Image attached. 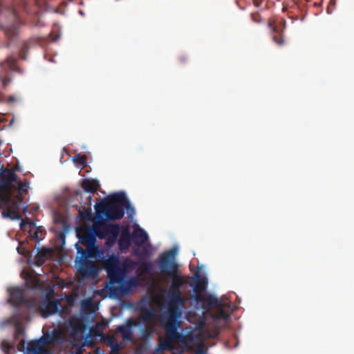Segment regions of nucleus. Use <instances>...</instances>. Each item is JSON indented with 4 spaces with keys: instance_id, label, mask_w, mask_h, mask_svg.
Instances as JSON below:
<instances>
[{
    "instance_id": "20e7f679",
    "label": "nucleus",
    "mask_w": 354,
    "mask_h": 354,
    "mask_svg": "<svg viewBox=\"0 0 354 354\" xmlns=\"http://www.w3.org/2000/svg\"><path fill=\"white\" fill-rule=\"evenodd\" d=\"M174 311L171 309L169 315H161L160 322L166 331V339L160 344L163 349H171L173 342H185V337L177 331L181 317L175 316Z\"/></svg>"
},
{
    "instance_id": "1a4fd4ad",
    "label": "nucleus",
    "mask_w": 354,
    "mask_h": 354,
    "mask_svg": "<svg viewBox=\"0 0 354 354\" xmlns=\"http://www.w3.org/2000/svg\"><path fill=\"white\" fill-rule=\"evenodd\" d=\"M105 201L112 204H115L126 209L129 213H134V209L131 207L129 201L128 200L126 194L124 192L115 193L111 195Z\"/></svg>"
},
{
    "instance_id": "7c9ffc66",
    "label": "nucleus",
    "mask_w": 354,
    "mask_h": 354,
    "mask_svg": "<svg viewBox=\"0 0 354 354\" xmlns=\"http://www.w3.org/2000/svg\"><path fill=\"white\" fill-rule=\"evenodd\" d=\"M207 302L210 306H218L219 305V301L218 299L214 297V296H209L207 299Z\"/></svg>"
},
{
    "instance_id": "ddd939ff",
    "label": "nucleus",
    "mask_w": 354,
    "mask_h": 354,
    "mask_svg": "<svg viewBox=\"0 0 354 354\" xmlns=\"http://www.w3.org/2000/svg\"><path fill=\"white\" fill-rule=\"evenodd\" d=\"M79 242L84 245H91L96 243V237L93 229H82L77 232Z\"/></svg>"
},
{
    "instance_id": "f704fd0d",
    "label": "nucleus",
    "mask_w": 354,
    "mask_h": 354,
    "mask_svg": "<svg viewBox=\"0 0 354 354\" xmlns=\"http://www.w3.org/2000/svg\"><path fill=\"white\" fill-rule=\"evenodd\" d=\"M91 304L90 300H84L82 301V305L83 308H86L87 306Z\"/></svg>"
},
{
    "instance_id": "bb28decb",
    "label": "nucleus",
    "mask_w": 354,
    "mask_h": 354,
    "mask_svg": "<svg viewBox=\"0 0 354 354\" xmlns=\"http://www.w3.org/2000/svg\"><path fill=\"white\" fill-rule=\"evenodd\" d=\"M216 317L227 320L230 317V314L225 310L220 308L216 312Z\"/></svg>"
},
{
    "instance_id": "2f4dec72",
    "label": "nucleus",
    "mask_w": 354,
    "mask_h": 354,
    "mask_svg": "<svg viewBox=\"0 0 354 354\" xmlns=\"http://www.w3.org/2000/svg\"><path fill=\"white\" fill-rule=\"evenodd\" d=\"M104 342L106 343V344L110 347H112L113 346H114V344H115L116 343H115V339L113 337H110V336H108L104 338Z\"/></svg>"
},
{
    "instance_id": "c9c22d12",
    "label": "nucleus",
    "mask_w": 354,
    "mask_h": 354,
    "mask_svg": "<svg viewBox=\"0 0 354 354\" xmlns=\"http://www.w3.org/2000/svg\"><path fill=\"white\" fill-rule=\"evenodd\" d=\"M60 336H61V334L59 331H55L53 332V337L55 338V339H59L60 338Z\"/></svg>"
},
{
    "instance_id": "cd10ccee",
    "label": "nucleus",
    "mask_w": 354,
    "mask_h": 354,
    "mask_svg": "<svg viewBox=\"0 0 354 354\" xmlns=\"http://www.w3.org/2000/svg\"><path fill=\"white\" fill-rule=\"evenodd\" d=\"M119 234V226L118 225H109V234H111L113 238H116Z\"/></svg>"
},
{
    "instance_id": "b1692460",
    "label": "nucleus",
    "mask_w": 354,
    "mask_h": 354,
    "mask_svg": "<svg viewBox=\"0 0 354 354\" xmlns=\"http://www.w3.org/2000/svg\"><path fill=\"white\" fill-rule=\"evenodd\" d=\"M119 245L121 248H127L131 245V236L129 233H122L119 240Z\"/></svg>"
},
{
    "instance_id": "f3484780",
    "label": "nucleus",
    "mask_w": 354,
    "mask_h": 354,
    "mask_svg": "<svg viewBox=\"0 0 354 354\" xmlns=\"http://www.w3.org/2000/svg\"><path fill=\"white\" fill-rule=\"evenodd\" d=\"M86 250L76 245L77 253L81 254L80 258L87 259L88 258L93 257L97 252V246L95 244L87 245Z\"/></svg>"
},
{
    "instance_id": "c756f323",
    "label": "nucleus",
    "mask_w": 354,
    "mask_h": 354,
    "mask_svg": "<svg viewBox=\"0 0 354 354\" xmlns=\"http://www.w3.org/2000/svg\"><path fill=\"white\" fill-rule=\"evenodd\" d=\"M140 268L143 272H149L151 269V265L148 261H144L141 263Z\"/></svg>"
},
{
    "instance_id": "9d476101",
    "label": "nucleus",
    "mask_w": 354,
    "mask_h": 354,
    "mask_svg": "<svg viewBox=\"0 0 354 354\" xmlns=\"http://www.w3.org/2000/svg\"><path fill=\"white\" fill-rule=\"evenodd\" d=\"M137 324L135 320L129 319L127 321L126 324L118 326L116 332L121 334L124 341L133 342V336L132 327L137 326Z\"/></svg>"
},
{
    "instance_id": "9b49d317",
    "label": "nucleus",
    "mask_w": 354,
    "mask_h": 354,
    "mask_svg": "<svg viewBox=\"0 0 354 354\" xmlns=\"http://www.w3.org/2000/svg\"><path fill=\"white\" fill-rule=\"evenodd\" d=\"M22 354H51L50 351L44 346L41 339L30 342L26 348V351Z\"/></svg>"
},
{
    "instance_id": "72a5a7b5",
    "label": "nucleus",
    "mask_w": 354,
    "mask_h": 354,
    "mask_svg": "<svg viewBox=\"0 0 354 354\" xmlns=\"http://www.w3.org/2000/svg\"><path fill=\"white\" fill-rule=\"evenodd\" d=\"M263 1L264 0H252L254 6L257 8H259L260 6H261Z\"/></svg>"
},
{
    "instance_id": "a878e982",
    "label": "nucleus",
    "mask_w": 354,
    "mask_h": 354,
    "mask_svg": "<svg viewBox=\"0 0 354 354\" xmlns=\"http://www.w3.org/2000/svg\"><path fill=\"white\" fill-rule=\"evenodd\" d=\"M250 19L253 22L257 24L263 23V19L259 12H252L250 14Z\"/></svg>"
},
{
    "instance_id": "6e6552de",
    "label": "nucleus",
    "mask_w": 354,
    "mask_h": 354,
    "mask_svg": "<svg viewBox=\"0 0 354 354\" xmlns=\"http://www.w3.org/2000/svg\"><path fill=\"white\" fill-rule=\"evenodd\" d=\"M119 288L110 289V291L113 295H126L131 292V290L138 286L139 278L137 276L131 277L129 279L124 280L122 283H119Z\"/></svg>"
},
{
    "instance_id": "6ab92c4d",
    "label": "nucleus",
    "mask_w": 354,
    "mask_h": 354,
    "mask_svg": "<svg viewBox=\"0 0 354 354\" xmlns=\"http://www.w3.org/2000/svg\"><path fill=\"white\" fill-rule=\"evenodd\" d=\"M93 230L95 236H97L100 239H104L109 235V225H106L104 221L101 223L95 222Z\"/></svg>"
},
{
    "instance_id": "c85d7f7f",
    "label": "nucleus",
    "mask_w": 354,
    "mask_h": 354,
    "mask_svg": "<svg viewBox=\"0 0 354 354\" xmlns=\"http://www.w3.org/2000/svg\"><path fill=\"white\" fill-rule=\"evenodd\" d=\"M24 335V329L22 326L17 324L15 327V338L18 339Z\"/></svg>"
},
{
    "instance_id": "aec40b11",
    "label": "nucleus",
    "mask_w": 354,
    "mask_h": 354,
    "mask_svg": "<svg viewBox=\"0 0 354 354\" xmlns=\"http://www.w3.org/2000/svg\"><path fill=\"white\" fill-rule=\"evenodd\" d=\"M140 317L144 322H152L156 318V311L151 308L142 307L140 309Z\"/></svg>"
},
{
    "instance_id": "0eeeda50",
    "label": "nucleus",
    "mask_w": 354,
    "mask_h": 354,
    "mask_svg": "<svg viewBox=\"0 0 354 354\" xmlns=\"http://www.w3.org/2000/svg\"><path fill=\"white\" fill-rule=\"evenodd\" d=\"M78 272L82 278L95 277L97 275L98 268L95 263L81 259Z\"/></svg>"
},
{
    "instance_id": "7ed1b4c3",
    "label": "nucleus",
    "mask_w": 354,
    "mask_h": 354,
    "mask_svg": "<svg viewBox=\"0 0 354 354\" xmlns=\"http://www.w3.org/2000/svg\"><path fill=\"white\" fill-rule=\"evenodd\" d=\"M103 265L107 272L109 283L115 284L122 283L127 274L136 269L138 263L130 258L120 262L117 257L111 255L103 261Z\"/></svg>"
},
{
    "instance_id": "a211bd4d",
    "label": "nucleus",
    "mask_w": 354,
    "mask_h": 354,
    "mask_svg": "<svg viewBox=\"0 0 354 354\" xmlns=\"http://www.w3.org/2000/svg\"><path fill=\"white\" fill-rule=\"evenodd\" d=\"M133 242L136 245H141L148 239L147 232L142 228H136L132 233Z\"/></svg>"
},
{
    "instance_id": "58836bf2",
    "label": "nucleus",
    "mask_w": 354,
    "mask_h": 354,
    "mask_svg": "<svg viewBox=\"0 0 354 354\" xmlns=\"http://www.w3.org/2000/svg\"><path fill=\"white\" fill-rule=\"evenodd\" d=\"M75 354H84L83 353V349L82 348H78L76 351Z\"/></svg>"
},
{
    "instance_id": "f8f14e48",
    "label": "nucleus",
    "mask_w": 354,
    "mask_h": 354,
    "mask_svg": "<svg viewBox=\"0 0 354 354\" xmlns=\"http://www.w3.org/2000/svg\"><path fill=\"white\" fill-rule=\"evenodd\" d=\"M24 346L25 340L23 339L20 340L17 345L6 339L3 340L1 342V348L5 354H15L18 351L24 352Z\"/></svg>"
},
{
    "instance_id": "4468645a",
    "label": "nucleus",
    "mask_w": 354,
    "mask_h": 354,
    "mask_svg": "<svg viewBox=\"0 0 354 354\" xmlns=\"http://www.w3.org/2000/svg\"><path fill=\"white\" fill-rule=\"evenodd\" d=\"M9 302L14 306H19L21 304L28 305L29 301L24 298L23 290L19 288H14L10 290Z\"/></svg>"
},
{
    "instance_id": "4c0bfd02",
    "label": "nucleus",
    "mask_w": 354,
    "mask_h": 354,
    "mask_svg": "<svg viewBox=\"0 0 354 354\" xmlns=\"http://www.w3.org/2000/svg\"><path fill=\"white\" fill-rule=\"evenodd\" d=\"M73 301H74V299H73V297L68 298V299H67V302H68V304L69 305H73Z\"/></svg>"
},
{
    "instance_id": "473e14b6",
    "label": "nucleus",
    "mask_w": 354,
    "mask_h": 354,
    "mask_svg": "<svg viewBox=\"0 0 354 354\" xmlns=\"http://www.w3.org/2000/svg\"><path fill=\"white\" fill-rule=\"evenodd\" d=\"M111 351L110 354H120L119 351L121 349V346L120 344H115L114 346L111 347Z\"/></svg>"
},
{
    "instance_id": "f257e3e1",
    "label": "nucleus",
    "mask_w": 354,
    "mask_h": 354,
    "mask_svg": "<svg viewBox=\"0 0 354 354\" xmlns=\"http://www.w3.org/2000/svg\"><path fill=\"white\" fill-rule=\"evenodd\" d=\"M30 183L26 178L21 179L14 170L6 169L0 175V211L3 218L21 220V229L28 234L38 227L29 218L23 220L21 209L28 211L24 201L28 196Z\"/></svg>"
},
{
    "instance_id": "39448f33",
    "label": "nucleus",
    "mask_w": 354,
    "mask_h": 354,
    "mask_svg": "<svg viewBox=\"0 0 354 354\" xmlns=\"http://www.w3.org/2000/svg\"><path fill=\"white\" fill-rule=\"evenodd\" d=\"M96 217L103 221H115L121 219L124 215V208L115 204L104 201L95 206Z\"/></svg>"
},
{
    "instance_id": "423d86ee",
    "label": "nucleus",
    "mask_w": 354,
    "mask_h": 354,
    "mask_svg": "<svg viewBox=\"0 0 354 354\" xmlns=\"http://www.w3.org/2000/svg\"><path fill=\"white\" fill-rule=\"evenodd\" d=\"M59 304V301L58 300H51L49 298H46L39 302L37 311L43 317L47 318L57 312Z\"/></svg>"
},
{
    "instance_id": "2eb2a0df",
    "label": "nucleus",
    "mask_w": 354,
    "mask_h": 354,
    "mask_svg": "<svg viewBox=\"0 0 354 354\" xmlns=\"http://www.w3.org/2000/svg\"><path fill=\"white\" fill-rule=\"evenodd\" d=\"M271 30V36L273 41L278 46H282L284 44L283 30L274 24L273 21H270L268 24Z\"/></svg>"
},
{
    "instance_id": "e433bc0d",
    "label": "nucleus",
    "mask_w": 354,
    "mask_h": 354,
    "mask_svg": "<svg viewBox=\"0 0 354 354\" xmlns=\"http://www.w3.org/2000/svg\"><path fill=\"white\" fill-rule=\"evenodd\" d=\"M187 60V58L185 56H182L180 57V61L183 63L186 62Z\"/></svg>"
},
{
    "instance_id": "412c9836",
    "label": "nucleus",
    "mask_w": 354,
    "mask_h": 354,
    "mask_svg": "<svg viewBox=\"0 0 354 354\" xmlns=\"http://www.w3.org/2000/svg\"><path fill=\"white\" fill-rule=\"evenodd\" d=\"M99 184L95 180L85 179L82 183L83 189L88 193H95L97 190Z\"/></svg>"
},
{
    "instance_id": "4be33fe9",
    "label": "nucleus",
    "mask_w": 354,
    "mask_h": 354,
    "mask_svg": "<svg viewBox=\"0 0 354 354\" xmlns=\"http://www.w3.org/2000/svg\"><path fill=\"white\" fill-rule=\"evenodd\" d=\"M51 250L49 248H41L38 250L36 259L38 264L41 265L46 261V257L50 254Z\"/></svg>"
},
{
    "instance_id": "5701e85b",
    "label": "nucleus",
    "mask_w": 354,
    "mask_h": 354,
    "mask_svg": "<svg viewBox=\"0 0 354 354\" xmlns=\"http://www.w3.org/2000/svg\"><path fill=\"white\" fill-rule=\"evenodd\" d=\"M28 234L31 239L36 241H40L44 239L45 232L40 228V227H38L35 230H33V232L29 233Z\"/></svg>"
},
{
    "instance_id": "393cba45",
    "label": "nucleus",
    "mask_w": 354,
    "mask_h": 354,
    "mask_svg": "<svg viewBox=\"0 0 354 354\" xmlns=\"http://www.w3.org/2000/svg\"><path fill=\"white\" fill-rule=\"evenodd\" d=\"M73 161L79 163L80 165L85 166L86 165V157L85 155L79 153L73 157Z\"/></svg>"
},
{
    "instance_id": "dca6fc26",
    "label": "nucleus",
    "mask_w": 354,
    "mask_h": 354,
    "mask_svg": "<svg viewBox=\"0 0 354 354\" xmlns=\"http://www.w3.org/2000/svg\"><path fill=\"white\" fill-rule=\"evenodd\" d=\"M194 279H195L194 291L196 294V298L199 300H204L203 292L206 289L207 283L205 280L201 279L199 272L194 274Z\"/></svg>"
},
{
    "instance_id": "f03ea898",
    "label": "nucleus",
    "mask_w": 354,
    "mask_h": 354,
    "mask_svg": "<svg viewBox=\"0 0 354 354\" xmlns=\"http://www.w3.org/2000/svg\"><path fill=\"white\" fill-rule=\"evenodd\" d=\"M177 249L172 248L162 252L159 257V267L163 276L171 279L168 292L167 309L163 315H169L171 309L174 310L175 316L181 317L185 299L182 297L180 288L185 284L183 278L178 273V266L174 261Z\"/></svg>"
}]
</instances>
